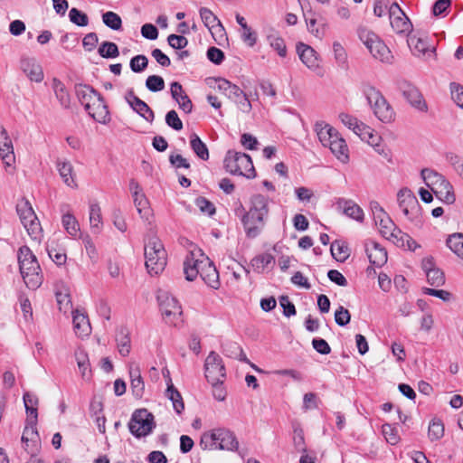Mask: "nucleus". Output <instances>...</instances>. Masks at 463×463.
Returning <instances> with one entry per match:
<instances>
[{
	"label": "nucleus",
	"instance_id": "nucleus-1",
	"mask_svg": "<svg viewBox=\"0 0 463 463\" xmlns=\"http://www.w3.org/2000/svg\"><path fill=\"white\" fill-rule=\"evenodd\" d=\"M269 213V200L262 194L250 198V208L241 218L246 236L250 239L258 237L264 229Z\"/></svg>",
	"mask_w": 463,
	"mask_h": 463
},
{
	"label": "nucleus",
	"instance_id": "nucleus-2",
	"mask_svg": "<svg viewBox=\"0 0 463 463\" xmlns=\"http://www.w3.org/2000/svg\"><path fill=\"white\" fill-rule=\"evenodd\" d=\"M184 273L188 281H193L199 274L210 288L218 289L221 286L219 272L208 259L205 261L195 260L193 251L188 252L184 260Z\"/></svg>",
	"mask_w": 463,
	"mask_h": 463
},
{
	"label": "nucleus",
	"instance_id": "nucleus-3",
	"mask_svg": "<svg viewBox=\"0 0 463 463\" xmlns=\"http://www.w3.org/2000/svg\"><path fill=\"white\" fill-rule=\"evenodd\" d=\"M203 449H220L235 452L239 449V441L233 431L226 428H216L204 432L200 440Z\"/></svg>",
	"mask_w": 463,
	"mask_h": 463
},
{
	"label": "nucleus",
	"instance_id": "nucleus-4",
	"mask_svg": "<svg viewBox=\"0 0 463 463\" xmlns=\"http://www.w3.org/2000/svg\"><path fill=\"white\" fill-rule=\"evenodd\" d=\"M362 91L371 105L375 117L383 123H391L395 118L393 109L380 90L371 84L364 83Z\"/></svg>",
	"mask_w": 463,
	"mask_h": 463
},
{
	"label": "nucleus",
	"instance_id": "nucleus-5",
	"mask_svg": "<svg viewBox=\"0 0 463 463\" xmlns=\"http://www.w3.org/2000/svg\"><path fill=\"white\" fill-rule=\"evenodd\" d=\"M145 258L148 273L157 275L164 270L167 254L162 241L157 237H151L145 244Z\"/></svg>",
	"mask_w": 463,
	"mask_h": 463
},
{
	"label": "nucleus",
	"instance_id": "nucleus-6",
	"mask_svg": "<svg viewBox=\"0 0 463 463\" xmlns=\"http://www.w3.org/2000/svg\"><path fill=\"white\" fill-rule=\"evenodd\" d=\"M224 168L233 175H242L247 178L255 177V169L251 157L242 152L229 150L224 157Z\"/></svg>",
	"mask_w": 463,
	"mask_h": 463
},
{
	"label": "nucleus",
	"instance_id": "nucleus-7",
	"mask_svg": "<svg viewBox=\"0 0 463 463\" xmlns=\"http://www.w3.org/2000/svg\"><path fill=\"white\" fill-rule=\"evenodd\" d=\"M359 39L369 50L373 58L382 62L392 63L393 56L387 45L373 31L360 27L357 31Z\"/></svg>",
	"mask_w": 463,
	"mask_h": 463
},
{
	"label": "nucleus",
	"instance_id": "nucleus-8",
	"mask_svg": "<svg viewBox=\"0 0 463 463\" xmlns=\"http://www.w3.org/2000/svg\"><path fill=\"white\" fill-rule=\"evenodd\" d=\"M16 211L28 235L32 240L40 242L43 238V229L31 203L23 199L17 203Z\"/></svg>",
	"mask_w": 463,
	"mask_h": 463
},
{
	"label": "nucleus",
	"instance_id": "nucleus-9",
	"mask_svg": "<svg viewBox=\"0 0 463 463\" xmlns=\"http://www.w3.org/2000/svg\"><path fill=\"white\" fill-rule=\"evenodd\" d=\"M156 428L154 415L146 409L136 410L128 422L130 433L137 439L146 437Z\"/></svg>",
	"mask_w": 463,
	"mask_h": 463
},
{
	"label": "nucleus",
	"instance_id": "nucleus-10",
	"mask_svg": "<svg viewBox=\"0 0 463 463\" xmlns=\"http://www.w3.org/2000/svg\"><path fill=\"white\" fill-rule=\"evenodd\" d=\"M157 300L165 322L175 325L183 314L178 300L166 291H160L157 295Z\"/></svg>",
	"mask_w": 463,
	"mask_h": 463
},
{
	"label": "nucleus",
	"instance_id": "nucleus-11",
	"mask_svg": "<svg viewBox=\"0 0 463 463\" xmlns=\"http://www.w3.org/2000/svg\"><path fill=\"white\" fill-rule=\"evenodd\" d=\"M390 24L398 34H408L411 32L412 24L405 13L397 3H392L388 9Z\"/></svg>",
	"mask_w": 463,
	"mask_h": 463
},
{
	"label": "nucleus",
	"instance_id": "nucleus-12",
	"mask_svg": "<svg viewBox=\"0 0 463 463\" xmlns=\"http://www.w3.org/2000/svg\"><path fill=\"white\" fill-rule=\"evenodd\" d=\"M205 377L209 383H216L217 381H224L226 370L222 358L215 352H211L204 363Z\"/></svg>",
	"mask_w": 463,
	"mask_h": 463
},
{
	"label": "nucleus",
	"instance_id": "nucleus-13",
	"mask_svg": "<svg viewBox=\"0 0 463 463\" xmlns=\"http://www.w3.org/2000/svg\"><path fill=\"white\" fill-rule=\"evenodd\" d=\"M399 89L406 100L420 111H427L428 106L420 90L408 81H402Z\"/></svg>",
	"mask_w": 463,
	"mask_h": 463
},
{
	"label": "nucleus",
	"instance_id": "nucleus-14",
	"mask_svg": "<svg viewBox=\"0 0 463 463\" xmlns=\"http://www.w3.org/2000/svg\"><path fill=\"white\" fill-rule=\"evenodd\" d=\"M408 45L413 55L428 60L435 56L436 47L428 43L424 37L410 35L407 39Z\"/></svg>",
	"mask_w": 463,
	"mask_h": 463
},
{
	"label": "nucleus",
	"instance_id": "nucleus-15",
	"mask_svg": "<svg viewBox=\"0 0 463 463\" xmlns=\"http://www.w3.org/2000/svg\"><path fill=\"white\" fill-rule=\"evenodd\" d=\"M339 118L345 126L352 129L362 139H365L368 137V142L373 143L374 139L377 138L375 135L371 133L370 128L360 122L356 118L349 114L341 113Z\"/></svg>",
	"mask_w": 463,
	"mask_h": 463
},
{
	"label": "nucleus",
	"instance_id": "nucleus-16",
	"mask_svg": "<svg viewBox=\"0 0 463 463\" xmlns=\"http://www.w3.org/2000/svg\"><path fill=\"white\" fill-rule=\"evenodd\" d=\"M125 99L130 108L137 112L140 117H142L145 120L149 123H152L155 118L154 111L149 108V106L140 99L137 96L135 95L134 90L131 89L127 91L125 95Z\"/></svg>",
	"mask_w": 463,
	"mask_h": 463
},
{
	"label": "nucleus",
	"instance_id": "nucleus-17",
	"mask_svg": "<svg viewBox=\"0 0 463 463\" xmlns=\"http://www.w3.org/2000/svg\"><path fill=\"white\" fill-rule=\"evenodd\" d=\"M397 201L399 207L403 214L410 217V214L419 207L417 197L408 188H402L397 194Z\"/></svg>",
	"mask_w": 463,
	"mask_h": 463
},
{
	"label": "nucleus",
	"instance_id": "nucleus-18",
	"mask_svg": "<svg viewBox=\"0 0 463 463\" xmlns=\"http://www.w3.org/2000/svg\"><path fill=\"white\" fill-rule=\"evenodd\" d=\"M0 156L6 165L14 162V146L6 129L0 124Z\"/></svg>",
	"mask_w": 463,
	"mask_h": 463
},
{
	"label": "nucleus",
	"instance_id": "nucleus-19",
	"mask_svg": "<svg viewBox=\"0 0 463 463\" xmlns=\"http://www.w3.org/2000/svg\"><path fill=\"white\" fill-rule=\"evenodd\" d=\"M297 52L301 61L310 70L319 68V60L317 52L309 45L299 43L297 45Z\"/></svg>",
	"mask_w": 463,
	"mask_h": 463
},
{
	"label": "nucleus",
	"instance_id": "nucleus-20",
	"mask_svg": "<svg viewBox=\"0 0 463 463\" xmlns=\"http://www.w3.org/2000/svg\"><path fill=\"white\" fill-rule=\"evenodd\" d=\"M304 18L308 32L316 38L322 40L326 34V24L323 21L318 22L317 14L312 9L307 10L304 13Z\"/></svg>",
	"mask_w": 463,
	"mask_h": 463
},
{
	"label": "nucleus",
	"instance_id": "nucleus-21",
	"mask_svg": "<svg viewBox=\"0 0 463 463\" xmlns=\"http://www.w3.org/2000/svg\"><path fill=\"white\" fill-rule=\"evenodd\" d=\"M21 275L25 285L30 289L38 288L43 280V276L39 263L28 268H24Z\"/></svg>",
	"mask_w": 463,
	"mask_h": 463
},
{
	"label": "nucleus",
	"instance_id": "nucleus-22",
	"mask_svg": "<svg viewBox=\"0 0 463 463\" xmlns=\"http://www.w3.org/2000/svg\"><path fill=\"white\" fill-rule=\"evenodd\" d=\"M88 114L97 122L106 124L109 121V112L108 106L101 95L97 97L90 105V111Z\"/></svg>",
	"mask_w": 463,
	"mask_h": 463
},
{
	"label": "nucleus",
	"instance_id": "nucleus-23",
	"mask_svg": "<svg viewBox=\"0 0 463 463\" xmlns=\"http://www.w3.org/2000/svg\"><path fill=\"white\" fill-rule=\"evenodd\" d=\"M75 94L86 111H90L92 101L100 95L95 89L86 84H76Z\"/></svg>",
	"mask_w": 463,
	"mask_h": 463
},
{
	"label": "nucleus",
	"instance_id": "nucleus-24",
	"mask_svg": "<svg viewBox=\"0 0 463 463\" xmlns=\"http://www.w3.org/2000/svg\"><path fill=\"white\" fill-rule=\"evenodd\" d=\"M21 69L31 80L35 82L43 81V69L34 58H23L21 60Z\"/></svg>",
	"mask_w": 463,
	"mask_h": 463
},
{
	"label": "nucleus",
	"instance_id": "nucleus-25",
	"mask_svg": "<svg viewBox=\"0 0 463 463\" xmlns=\"http://www.w3.org/2000/svg\"><path fill=\"white\" fill-rule=\"evenodd\" d=\"M336 206L338 209H341L343 213L348 217L360 222L364 221V211L354 201L339 198L336 202Z\"/></svg>",
	"mask_w": 463,
	"mask_h": 463
},
{
	"label": "nucleus",
	"instance_id": "nucleus-26",
	"mask_svg": "<svg viewBox=\"0 0 463 463\" xmlns=\"http://www.w3.org/2000/svg\"><path fill=\"white\" fill-rule=\"evenodd\" d=\"M170 90L172 98L178 103L179 108L185 113L192 112L193 103L189 97L184 92L182 85L177 81H174L171 83Z\"/></svg>",
	"mask_w": 463,
	"mask_h": 463
},
{
	"label": "nucleus",
	"instance_id": "nucleus-27",
	"mask_svg": "<svg viewBox=\"0 0 463 463\" xmlns=\"http://www.w3.org/2000/svg\"><path fill=\"white\" fill-rule=\"evenodd\" d=\"M130 385L133 395L137 399H141L145 392V383L137 366L129 369Z\"/></svg>",
	"mask_w": 463,
	"mask_h": 463
},
{
	"label": "nucleus",
	"instance_id": "nucleus-28",
	"mask_svg": "<svg viewBox=\"0 0 463 463\" xmlns=\"http://www.w3.org/2000/svg\"><path fill=\"white\" fill-rule=\"evenodd\" d=\"M116 343L118 353L122 356H128L131 350L129 331L127 327L121 326L116 332Z\"/></svg>",
	"mask_w": 463,
	"mask_h": 463
},
{
	"label": "nucleus",
	"instance_id": "nucleus-29",
	"mask_svg": "<svg viewBox=\"0 0 463 463\" xmlns=\"http://www.w3.org/2000/svg\"><path fill=\"white\" fill-rule=\"evenodd\" d=\"M57 169L58 172L64 182L65 184L71 188L77 187V183L75 181V175L73 172V166L69 161H57Z\"/></svg>",
	"mask_w": 463,
	"mask_h": 463
},
{
	"label": "nucleus",
	"instance_id": "nucleus-30",
	"mask_svg": "<svg viewBox=\"0 0 463 463\" xmlns=\"http://www.w3.org/2000/svg\"><path fill=\"white\" fill-rule=\"evenodd\" d=\"M217 83L216 88L222 92L229 99L234 101L241 94L242 90L239 86L232 83L226 79L218 78L214 80Z\"/></svg>",
	"mask_w": 463,
	"mask_h": 463
},
{
	"label": "nucleus",
	"instance_id": "nucleus-31",
	"mask_svg": "<svg viewBox=\"0 0 463 463\" xmlns=\"http://www.w3.org/2000/svg\"><path fill=\"white\" fill-rule=\"evenodd\" d=\"M441 201L446 203H453L455 202V194L451 184L445 179L439 185L431 190Z\"/></svg>",
	"mask_w": 463,
	"mask_h": 463
},
{
	"label": "nucleus",
	"instance_id": "nucleus-32",
	"mask_svg": "<svg viewBox=\"0 0 463 463\" xmlns=\"http://www.w3.org/2000/svg\"><path fill=\"white\" fill-rule=\"evenodd\" d=\"M17 259L20 272L24 270V268H28L39 263L36 256L33 253L31 249L25 245L19 248L17 252Z\"/></svg>",
	"mask_w": 463,
	"mask_h": 463
},
{
	"label": "nucleus",
	"instance_id": "nucleus-33",
	"mask_svg": "<svg viewBox=\"0 0 463 463\" xmlns=\"http://www.w3.org/2000/svg\"><path fill=\"white\" fill-rule=\"evenodd\" d=\"M72 322L75 334L79 336H87L90 333V325L88 317L78 311L73 313Z\"/></svg>",
	"mask_w": 463,
	"mask_h": 463
},
{
	"label": "nucleus",
	"instance_id": "nucleus-34",
	"mask_svg": "<svg viewBox=\"0 0 463 463\" xmlns=\"http://www.w3.org/2000/svg\"><path fill=\"white\" fill-rule=\"evenodd\" d=\"M370 262L377 267L383 266L387 261V251L380 244L373 242L371 249H367Z\"/></svg>",
	"mask_w": 463,
	"mask_h": 463
},
{
	"label": "nucleus",
	"instance_id": "nucleus-35",
	"mask_svg": "<svg viewBox=\"0 0 463 463\" xmlns=\"http://www.w3.org/2000/svg\"><path fill=\"white\" fill-rule=\"evenodd\" d=\"M166 397L172 402L174 410L177 414H181L184 410V403L181 393L177 391V389L172 383L171 379L169 378L167 383V389L165 391Z\"/></svg>",
	"mask_w": 463,
	"mask_h": 463
},
{
	"label": "nucleus",
	"instance_id": "nucleus-36",
	"mask_svg": "<svg viewBox=\"0 0 463 463\" xmlns=\"http://www.w3.org/2000/svg\"><path fill=\"white\" fill-rule=\"evenodd\" d=\"M222 351H223L224 354L228 357L234 358V359L240 360L241 362L250 364V361L248 360L245 353L243 352V349L236 342H232V341L226 342L225 344L222 345Z\"/></svg>",
	"mask_w": 463,
	"mask_h": 463
},
{
	"label": "nucleus",
	"instance_id": "nucleus-37",
	"mask_svg": "<svg viewBox=\"0 0 463 463\" xmlns=\"http://www.w3.org/2000/svg\"><path fill=\"white\" fill-rule=\"evenodd\" d=\"M376 225L379 226L381 234L388 240L398 239L399 235L402 234V231L396 227L390 217L384 220L381 219V222Z\"/></svg>",
	"mask_w": 463,
	"mask_h": 463
},
{
	"label": "nucleus",
	"instance_id": "nucleus-38",
	"mask_svg": "<svg viewBox=\"0 0 463 463\" xmlns=\"http://www.w3.org/2000/svg\"><path fill=\"white\" fill-rule=\"evenodd\" d=\"M190 146L194 153L202 160L207 161L209 159V150L204 142L195 133L190 136Z\"/></svg>",
	"mask_w": 463,
	"mask_h": 463
},
{
	"label": "nucleus",
	"instance_id": "nucleus-39",
	"mask_svg": "<svg viewBox=\"0 0 463 463\" xmlns=\"http://www.w3.org/2000/svg\"><path fill=\"white\" fill-rule=\"evenodd\" d=\"M275 263V258L270 253L265 252L255 256L250 260V266L257 273H263L265 269Z\"/></svg>",
	"mask_w": 463,
	"mask_h": 463
},
{
	"label": "nucleus",
	"instance_id": "nucleus-40",
	"mask_svg": "<svg viewBox=\"0 0 463 463\" xmlns=\"http://www.w3.org/2000/svg\"><path fill=\"white\" fill-rule=\"evenodd\" d=\"M52 89L61 106L68 109L71 104V99L64 84L60 80L54 78L52 80Z\"/></svg>",
	"mask_w": 463,
	"mask_h": 463
},
{
	"label": "nucleus",
	"instance_id": "nucleus-41",
	"mask_svg": "<svg viewBox=\"0 0 463 463\" xmlns=\"http://www.w3.org/2000/svg\"><path fill=\"white\" fill-rule=\"evenodd\" d=\"M61 223L67 233L76 238L80 233V224L75 216L70 213H64L61 217Z\"/></svg>",
	"mask_w": 463,
	"mask_h": 463
},
{
	"label": "nucleus",
	"instance_id": "nucleus-42",
	"mask_svg": "<svg viewBox=\"0 0 463 463\" xmlns=\"http://www.w3.org/2000/svg\"><path fill=\"white\" fill-rule=\"evenodd\" d=\"M330 250L332 257L339 262L345 261L350 255L347 244L341 241H333L331 243Z\"/></svg>",
	"mask_w": 463,
	"mask_h": 463
},
{
	"label": "nucleus",
	"instance_id": "nucleus-43",
	"mask_svg": "<svg viewBox=\"0 0 463 463\" xmlns=\"http://www.w3.org/2000/svg\"><path fill=\"white\" fill-rule=\"evenodd\" d=\"M327 146L340 161L345 163L348 160V147L344 138L332 141L328 143Z\"/></svg>",
	"mask_w": 463,
	"mask_h": 463
},
{
	"label": "nucleus",
	"instance_id": "nucleus-44",
	"mask_svg": "<svg viewBox=\"0 0 463 463\" xmlns=\"http://www.w3.org/2000/svg\"><path fill=\"white\" fill-rule=\"evenodd\" d=\"M134 204L142 219L148 221L151 215V210L148 206V201L144 193L133 196Z\"/></svg>",
	"mask_w": 463,
	"mask_h": 463
},
{
	"label": "nucleus",
	"instance_id": "nucleus-45",
	"mask_svg": "<svg viewBox=\"0 0 463 463\" xmlns=\"http://www.w3.org/2000/svg\"><path fill=\"white\" fill-rule=\"evenodd\" d=\"M420 175L426 185L430 187V190L446 179L441 174L428 168L422 169Z\"/></svg>",
	"mask_w": 463,
	"mask_h": 463
},
{
	"label": "nucleus",
	"instance_id": "nucleus-46",
	"mask_svg": "<svg viewBox=\"0 0 463 463\" xmlns=\"http://www.w3.org/2000/svg\"><path fill=\"white\" fill-rule=\"evenodd\" d=\"M201 19L203 24L209 29L212 30L215 26H219L222 31L224 30L220 20L217 16L208 8L201 7L199 10Z\"/></svg>",
	"mask_w": 463,
	"mask_h": 463
},
{
	"label": "nucleus",
	"instance_id": "nucleus-47",
	"mask_svg": "<svg viewBox=\"0 0 463 463\" xmlns=\"http://www.w3.org/2000/svg\"><path fill=\"white\" fill-rule=\"evenodd\" d=\"M90 228L96 232H99L102 227L101 210L97 203L90 205Z\"/></svg>",
	"mask_w": 463,
	"mask_h": 463
},
{
	"label": "nucleus",
	"instance_id": "nucleus-48",
	"mask_svg": "<svg viewBox=\"0 0 463 463\" xmlns=\"http://www.w3.org/2000/svg\"><path fill=\"white\" fill-rule=\"evenodd\" d=\"M267 41L269 46L278 52V54L284 58L287 55V47L285 41L278 33H270L267 36Z\"/></svg>",
	"mask_w": 463,
	"mask_h": 463
},
{
	"label": "nucleus",
	"instance_id": "nucleus-49",
	"mask_svg": "<svg viewBox=\"0 0 463 463\" xmlns=\"http://www.w3.org/2000/svg\"><path fill=\"white\" fill-rule=\"evenodd\" d=\"M75 358L82 378H90L91 371L90 369V362L87 353L82 350L77 351L75 353Z\"/></svg>",
	"mask_w": 463,
	"mask_h": 463
},
{
	"label": "nucleus",
	"instance_id": "nucleus-50",
	"mask_svg": "<svg viewBox=\"0 0 463 463\" xmlns=\"http://www.w3.org/2000/svg\"><path fill=\"white\" fill-rule=\"evenodd\" d=\"M24 403L29 418L34 419L37 420L38 413H37V405H38V398L36 395L32 394L30 392H25L24 394Z\"/></svg>",
	"mask_w": 463,
	"mask_h": 463
},
{
	"label": "nucleus",
	"instance_id": "nucleus-51",
	"mask_svg": "<svg viewBox=\"0 0 463 463\" xmlns=\"http://www.w3.org/2000/svg\"><path fill=\"white\" fill-rule=\"evenodd\" d=\"M447 246L459 258L463 259V234L455 233L447 239Z\"/></svg>",
	"mask_w": 463,
	"mask_h": 463
},
{
	"label": "nucleus",
	"instance_id": "nucleus-52",
	"mask_svg": "<svg viewBox=\"0 0 463 463\" xmlns=\"http://www.w3.org/2000/svg\"><path fill=\"white\" fill-rule=\"evenodd\" d=\"M102 22L106 26L115 31H118L122 28L120 16L112 11H108L102 14Z\"/></svg>",
	"mask_w": 463,
	"mask_h": 463
},
{
	"label": "nucleus",
	"instance_id": "nucleus-53",
	"mask_svg": "<svg viewBox=\"0 0 463 463\" xmlns=\"http://www.w3.org/2000/svg\"><path fill=\"white\" fill-rule=\"evenodd\" d=\"M99 54L103 58H116L119 55L118 45L112 42H103L98 50Z\"/></svg>",
	"mask_w": 463,
	"mask_h": 463
},
{
	"label": "nucleus",
	"instance_id": "nucleus-54",
	"mask_svg": "<svg viewBox=\"0 0 463 463\" xmlns=\"http://www.w3.org/2000/svg\"><path fill=\"white\" fill-rule=\"evenodd\" d=\"M428 435L430 440H438L444 435V425L440 420L433 419L430 425Z\"/></svg>",
	"mask_w": 463,
	"mask_h": 463
},
{
	"label": "nucleus",
	"instance_id": "nucleus-55",
	"mask_svg": "<svg viewBox=\"0 0 463 463\" xmlns=\"http://www.w3.org/2000/svg\"><path fill=\"white\" fill-rule=\"evenodd\" d=\"M316 130H317V137H318L320 142L322 143V145L324 146H327L328 143L331 142L330 138L332 137V132L334 130V128H332L331 126H329L327 124H325V125L317 124Z\"/></svg>",
	"mask_w": 463,
	"mask_h": 463
},
{
	"label": "nucleus",
	"instance_id": "nucleus-56",
	"mask_svg": "<svg viewBox=\"0 0 463 463\" xmlns=\"http://www.w3.org/2000/svg\"><path fill=\"white\" fill-rule=\"evenodd\" d=\"M428 283L433 287H440L445 283V276L442 270L436 268L426 273Z\"/></svg>",
	"mask_w": 463,
	"mask_h": 463
},
{
	"label": "nucleus",
	"instance_id": "nucleus-57",
	"mask_svg": "<svg viewBox=\"0 0 463 463\" xmlns=\"http://www.w3.org/2000/svg\"><path fill=\"white\" fill-rule=\"evenodd\" d=\"M69 18L71 23L78 26L84 27L89 24L88 15L75 7L70 10Z\"/></svg>",
	"mask_w": 463,
	"mask_h": 463
},
{
	"label": "nucleus",
	"instance_id": "nucleus-58",
	"mask_svg": "<svg viewBox=\"0 0 463 463\" xmlns=\"http://www.w3.org/2000/svg\"><path fill=\"white\" fill-rule=\"evenodd\" d=\"M383 434L388 443L391 445H395L400 440V436L398 434V430L395 427L389 423H385L382 427Z\"/></svg>",
	"mask_w": 463,
	"mask_h": 463
},
{
	"label": "nucleus",
	"instance_id": "nucleus-59",
	"mask_svg": "<svg viewBox=\"0 0 463 463\" xmlns=\"http://www.w3.org/2000/svg\"><path fill=\"white\" fill-rule=\"evenodd\" d=\"M333 52L336 63L341 67H345L347 63V53L343 45L338 42H334Z\"/></svg>",
	"mask_w": 463,
	"mask_h": 463
},
{
	"label": "nucleus",
	"instance_id": "nucleus-60",
	"mask_svg": "<svg viewBox=\"0 0 463 463\" xmlns=\"http://www.w3.org/2000/svg\"><path fill=\"white\" fill-rule=\"evenodd\" d=\"M146 87L152 92H157L165 88V80L161 76L151 75L146 80Z\"/></svg>",
	"mask_w": 463,
	"mask_h": 463
},
{
	"label": "nucleus",
	"instance_id": "nucleus-61",
	"mask_svg": "<svg viewBox=\"0 0 463 463\" xmlns=\"http://www.w3.org/2000/svg\"><path fill=\"white\" fill-rule=\"evenodd\" d=\"M293 443L297 450L306 453L304 431L299 426L294 427Z\"/></svg>",
	"mask_w": 463,
	"mask_h": 463
},
{
	"label": "nucleus",
	"instance_id": "nucleus-62",
	"mask_svg": "<svg viewBox=\"0 0 463 463\" xmlns=\"http://www.w3.org/2000/svg\"><path fill=\"white\" fill-rule=\"evenodd\" d=\"M148 64V60L145 55L139 54L137 56H134L130 60V68L134 72H141L143 71Z\"/></svg>",
	"mask_w": 463,
	"mask_h": 463
},
{
	"label": "nucleus",
	"instance_id": "nucleus-63",
	"mask_svg": "<svg viewBox=\"0 0 463 463\" xmlns=\"http://www.w3.org/2000/svg\"><path fill=\"white\" fill-rule=\"evenodd\" d=\"M165 123L168 127L176 131L183 129V122L175 110H170L165 115Z\"/></svg>",
	"mask_w": 463,
	"mask_h": 463
},
{
	"label": "nucleus",
	"instance_id": "nucleus-64",
	"mask_svg": "<svg viewBox=\"0 0 463 463\" xmlns=\"http://www.w3.org/2000/svg\"><path fill=\"white\" fill-rule=\"evenodd\" d=\"M450 91L453 100L458 107L463 109V86L458 83L452 82L450 84Z\"/></svg>",
	"mask_w": 463,
	"mask_h": 463
}]
</instances>
